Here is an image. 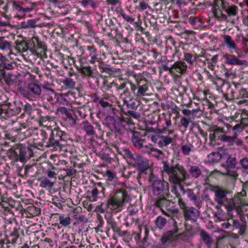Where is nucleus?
<instances>
[{"mask_svg": "<svg viewBox=\"0 0 248 248\" xmlns=\"http://www.w3.org/2000/svg\"><path fill=\"white\" fill-rule=\"evenodd\" d=\"M177 137L175 133L173 135H169L166 136H162L160 137V140L158 142V146L160 148L166 147L169 144L172 142L173 140Z\"/></svg>", "mask_w": 248, "mask_h": 248, "instance_id": "nucleus-23", "label": "nucleus"}, {"mask_svg": "<svg viewBox=\"0 0 248 248\" xmlns=\"http://www.w3.org/2000/svg\"><path fill=\"white\" fill-rule=\"evenodd\" d=\"M4 81L8 86H16L18 89H20L19 86L24 82L22 76L20 74H14L12 72L8 73L5 75Z\"/></svg>", "mask_w": 248, "mask_h": 248, "instance_id": "nucleus-11", "label": "nucleus"}, {"mask_svg": "<svg viewBox=\"0 0 248 248\" xmlns=\"http://www.w3.org/2000/svg\"><path fill=\"white\" fill-rule=\"evenodd\" d=\"M132 141L136 148L140 149L143 147L145 140L141 139L140 135L138 132H134L132 135Z\"/></svg>", "mask_w": 248, "mask_h": 248, "instance_id": "nucleus-34", "label": "nucleus"}, {"mask_svg": "<svg viewBox=\"0 0 248 248\" xmlns=\"http://www.w3.org/2000/svg\"><path fill=\"white\" fill-rule=\"evenodd\" d=\"M57 111L61 115L65 127H71L76 125L77 117L73 112L68 110L65 107H59Z\"/></svg>", "mask_w": 248, "mask_h": 248, "instance_id": "nucleus-8", "label": "nucleus"}, {"mask_svg": "<svg viewBox=\"0 0 248 248\" xmlns=\"http://www.w3.org/2000/svg\"><path fill=\"white\" fill-rule=\"evenodd\" d=\"M200 236L204 244L208 246H210L213 243L212 238L205 231H202L200 233Z\"/></svg>", "mask_w": 248, "mask_h": 248, "instance_id": "nucleus-43", "label": "nucleus"}, {"mask_svg": "<svg viewBox=\"0 0 248 248\" xmlns=\"http://www.w3.org/2000/svg\"><path fill=\"white\" fill-rule=\"evenodd\" d=\"M64 143L54 138L52 136H50L48 140L46 142V146L49 148H52V149L57 150L61 149Z\"/></svg>", "mask_w": 248, "mask_h": 248, "instance_id": "nucleus-27", "label": "nucleus"}, {"mask_svg": "<svg viewBox=\"0 0 248 248\" xmlns=\"http://www.w3.org/2000/svg\"><path fill=\"white\" fill-rule=\"evenodd\" d=\"M148 181L150 184L151 190L154 196L156 198L170 197L169 184L167 182L152 173L149 176Z\"/></svg>", "mask_w": 248, "mask_h": 248, "instance_id": "nucleus-4", "label": "nucleus"}, {"mask_svg": "<svg viewBox=\"0 0 248 248\" xmlns=\"http://www.w3.org/2000/svg\"><path fill=\"white\" fill-rule=\"evenodd\" d=\"M244 126L241 123H234L232 131L233 132V135H238V133L241 132Z\"/></svg>", "mask_w": 248, "mask_h": 248, "instance_id": "nucleus-55", "label": "nucleus"}, {"mask_svg": "<svg viewBox=\"0 0 248 248\" xmlns=\"http://www.w3.org/2000/svg\"><path fill=\"white\" fill-rule=\"evenodd\" d=\"M129 197L125 190H118L108 201L107 206L111 210L120 211L125 202L128 201Z\"/></svg>", "mask_w": 248, "mask_h": 248, "instance_id": "nucleus-5", "label": "nucleus"}, {"mask_svg": "<svg viewBox=\"0 0 248 248\" xmlns=\"http://www.w3.org/2000/svg\"><path fill=\"white\" fill-rule=\"evenodd\" d=\"M150 153L155 156H159L160 155H163V152L160 150L156 148H151V152Z\"/></svg>", "mask_w": 248, "mask_h": 248, "instance_id": "nucleus-63", "label": "nucleus"}, {"mask_svg": "<svg viewBox=\"0 0 248 248\" xmlns=\"http://www.w3.org/2000/svg\"><path fill=\"white\" fill-rule=\"evenodd\" d=\"M167 223L165 218L162 216H158L155 220L156 226L159 229H162Z\"/></svg>", "mask_w": 248, "mask_h": 248, "instance_id": "nucleus-49", "label": "nucleus"}, {"mask_svg": "<svg viewBox=\"0 0 248 248\" xmlns=\"http://www.w3.org/2000/svg\"><path fill=\"white\" fill-rule=\"evenodd\" d=\"M113 84H115V82L108 83L107 80H104L101 89L105 91H110L111 88L114 87Z\"/></svg>", "mask_w": 248, "mask_h": 248, "instance_id": "nucleus-57", "label": "nucleus"}, {"mask_svg": "<svg viewBox=\"0 0 248 248\" xmlns=\"http://www.w3.org/2000/svg\"><path fill=\"white\" fill-rule=\"evenodd\" d=\"M39 138L41 139V141L37 142L36 144L40 146H43L44 145V143L46 142V140L47 138V134L45 131L41 130L39 132Z\"/></svg>", "mask_w": 248, "mask_h": 248, "instance_id": "nucleus-52", "label": "nucleus"}, {"mask_svg": "<svg viewBox=\"0 0 248 248\" xmlns=\"http://www.w3.org/2000/svg\"><path fill=\"white\" fill-rule=\"evenodd\" d=\"M27 43L28 48L31 52H33L42 47L41 42L39 41L38 38L36 36H33L31 38H29Z\"/></svg>", "mask_w": 248, "mask_h": 248, "instance_id": "nucleus-24", "label": "nucleus"}, {"mask_svg": "<svg viewBox=\"0 0 248 248\" xmlns=\"http://www.w3.org/2000/svg\"><path fill=\"white\" fill-rule=\"evenodd\" d=\"M119 152L131 166L137 168L140 173L144 172L149 169V160L143 156L133 154L127 148H122Z\"/></svg>", "mask_w": 248, "mask_h": 248, "instance_id": "nucleus-3", "label": "nucleus"}, {"mask_svg": "<svg viewBox=\"0 0 248 248\" xmlns=\"http://www.w3.org/2000/svg\"><path fill=\"white\" fill-rule=\"evenodd\" d=\"M215 4L218 8H221L229 16H234L238 14V8L234 5L229 4L223 0H215Z\"/></svg>", "mask_w": 248, "mask_h": 248, "instance_id": "nucleus-12", "label": "nucleus"}, {"mask_svg": "<svg viewBox=\"0 0 248 248\" xmlns=\"http://www.w3.org/2000/svg\"><path fill=\"white\" fill-rule=\"evenodd\" d=\"M75 49H76L77 55L78 57H82L83 58H85V55L86 53L85 47L84 46L77 45L75 46Z\"/></svg>", "mask_w": 248, "mask_h": 248, "instance_id": "nucleus-51", "label": "nucleus"}, {"mask_svg": "<svg viewBox=\"0 0 248 248\" xmlns=\"http://www.w3.org/2000/svg\"><path fill=\"white\" fill-rule=\"evenodd\" d=\"M93 124L95 125V128L87 121H85L82 123V129L85 131L87 135L90 136H93L95 134V128L100 129V125L99 123L94 122Z\"/></svg>", "mask_w": 248, "mask_h": 248, "instance_id": "nucleus-18", "label": "nucleus"}, {"mask_svg": "<svg viewBox=\"0 0 248 248\" xmlns=\"http://www.w3.org/2000/svg\"><path fill=\"white\" fill-rule=\"evenodd\" d=\"M188 171L193 178H198L202 175V171L200 168L197 166L190 167Z\"/></svg>", "mask_w": 248, "mask_h": 248, "instance_id": "nucleus-38", "label": "nucleus"}, {"mask_svg": "<svg viewBox=\"0 0 248 248\" xmlns=\"http://www.w3.org/2000/svg\"><path fill=\"white\" fill-rule=\"evenodd\" d=\"M13 134H15V136L19 140H23L25 139L29 134L28 129L24 124H20L18 127H15L12 129Z\"/></svg>", "mask_w": 248, "mask_h": 248, "instance_id": "nucleus-17", "label": "nucleus"}, {"mask_svg": "<svg viewBox=\"0 0 248 248\" xmlns=\"http://www.w3.org/2000/svg\"><path fill=\"white\" fill-rule=\"evenodd\" d=\"M129 82H132L128 79H124L123 82H121L120 84L115 82L114 87H115L116 91L120 93L122 90H123V93L120 94V96L123 99L124 96L126 97V98H130L131 96V93L129 91L127 84H129Z\"/></svg>", "mask_w": 248, "mask_h": 248, "instance_id": "nucleus-15", "label": "nucleus"}, {"mask_svg": "<svg viewBox=\"0 0 248 248\" xmlns=\"http://www.w3.org/2000/svg\"><path fill=\"white\" fill-rule=\"evenodd\" d=\"M171 126V120L170 118L165 119V123L163 124L162 128L159 129L161 134L167 133L169 135H173L175 133L173 129H169Z\"/></svg>", "mask_w": 248, "mask_h": 248, "instance_id": "nucleus-30", "label": "nucleus"}, {"mask_svg": "<svg viewBox=\"0 0 248 248\" xmlns=\"http://www.w3.org/2000/svg\"><path fill=\"white\" fill-rule=\"evenodd\" d=\"M108 223L115 233H119L120 232V229L118 227L116 222L113 220L110 219L108 221Z\"/></svg>", "mask_w": 248, "mask_h": 248, "instance_id": "nucleus-58", "label": "nucleus"}, {"mask_svg": "<svg viewBox=\"0 0 248 248\" xmlns=\"http://www.w3.org/2000/svg\"><path fill=\"white\" fill-rule=\"evenodd\" d=\"M198 56L196 53H185L184 54L185 60L190 65H192L193 62L196 61Z\"/></svg>", "mask_w": 248, "mask_h": 248, "instance_id": "nucleus-39", "label": "nucleus"}, {"mask_svg": "<svg viewBox=\"0 0 248 248\" xmlns=\"http://www.w3.org/2000/svg\"><path fill=\"white\" fill-rule=\"evenodd\" d=\"M236 159L234 157L229 156L226 160L225 166H226V173L232 178L236 179L238 176L237 173L236 169Z\"/></svg>", "mask_w": 248, "mask_h": 248, "instance_id": "nucleus-13", "label": "nucleus"}, {"mask_svg": "<svg viewBox=\"0 0 248 248\" xmlns=\"http://www.w3.org/2000/svg\"><path fill=\"white\" fill-rule=\"evenodd\" d=\"M239 164L241 167L245 170H248V157H245L240 159Z\"/></svg>", "mask_w": 248, "mask_h": 248, "instance_id": "nucleus-59", "label": "nucleus"}, {"mask_svg": "<svg viewBox=\"0 0 248 248\" xmlns=\"http://www.w3.org/2000/svg\"><path fill=\"white\" fill-rule=\"evenodd\" d=\"M76 93L74 92L69 91L66 93H61L60 96L61 99V102L64 104L68 105L76 101Z\"/></svg>", "mask_w": 248, "mask_h": 248, "instance_id": "nucleus-21", "label": "nucleus"}, {"mask_svg": "<svg viewBox=\"0 0 248 248\" xmlns=\"http://www.w3.org/2000/svg\"><path fill=\"white\" fill-rule=\"evenodd\" d=\"M218 139L223 142L232 144L233 141L235 140V137H234L233 135L232 136H230L226 135V134H224L218 136Z\"/></svg>", "mask_w": 248, "mask_h": 248, "instance_id": "nucleus-46", "label": "nucleus"}, {"mask_svg": "<svg viewBox=\"0 0 248 248\" xmlns=\"http://www.w3.org/2000/svg\"><path fill=\"white\" fill-rule=\"evenodd\" d=\"M193 145L190 143L182 144L181 147V151L184 155H188L192 150Z\"/></svg>", "mask_w": 248, "mask_h": 248, "instance_id": "nucleus-50", "label": "nucleus"}, {"mask_svg": "<svg viewBox=\"0 0 248 248\" xmlns=\"http://www.w3.org/2000/svg\"><path fill=\"white\" fill-rule=\"evenodd\" d=\"M226 62L231 65H248V62L246 60H240L232 55L226 54L225 55Z\"/></svg>", "mask_w": 248, "mask_h": 248, "instance_id": "nucleus-19", "label": "nucleus"}, {"mask_svg": "<svg viewBox=\"0 0 248 248\" xmlns=\"http://www.w3.org/2000/svg\"><path fill=\"white\" fill-rule=\"evenodd\" d=\"M85 49L86 52L85 55V59L88 63L94 64L97 62H102V58L94 46H87Z\"/></svg>", "mask_w": 248, "mask_h": 248, "instance_id": "nucleus-9", "label": "nucleus"}, {"mask_svg": "<svg viewBox=\"0 0 248 248\" xmlns=\"http://www.w3.org/2000/svg\"><path fill=\"white\" fill-rule=\"evenodd\" d=\"M213 133L217 136L218 138V136H220L219 134H224L225 131L222 127L215 126L212 130Z\"/></svg>", "mask_w": 248, "mask_h": 248, "instance_id": "nucleus-62", "label": "nucleus"}, {"mask_svg": "<svg viewBox=\"0 0 248 248\" xmlns=\"http://www.w3.org/2000/svg\"><path fill=\"white\" fill-rule=\"evenodd\" d=\"M184 214L187 219L194 220L199 216V211L194 207H190L184 210Z\"/></svg>", "mask_w": 248, "mask_h": 248, "instance_id": "nucleus-31", "label": "nucleus"}, {"mask_svg": "<svg viewBox=\"0 0 248 248\" xmlns=\"http://www.w3.org/2000/svg\"><path fill=\"white\" fill-rule=\"evenodd\" d=\"M238 121H233L232 120L230 123H229V124H227V123H224V126L226 127L227 128V130H224L225 131V132H224V134H228L229 133L231 130H232V128H233V125L234 124V123H236V122H237Z\"/></svg>", "mask_w": 248, "mask_h": 248, "instance_id": "nucleus-61", "label": "nucleus"}, {"mask_svg": "<svg viewBox=\"0 0 248 248\" xmlns=\"http://www.w3.org/2000/svg\"><path fill=\"white\" fill-rule=\"evenodd\" d=\"M8 156L12 160L15 161H19L18 155L15 153V149L12 150L8 153Z\"/></svg>", "mask_w": 248, "mask_h": 248, "instance_id": "nucleus-64", "label": "nucleus"}, {"mask_svg": "<svg viewBox=\"0 0 248 248\" xmlns=\"http://www.w3.org/2000/svg\"><path fill=\"white\" fill-rule=\"evenodd\" d=\"M211 191L214 193V201L218 204L217 208H219L221 206H224L228 213L233 210L236 211L239 209V207L243 203L244 196L246 194V192L243 190L242 192L235 195L232 199L227 197L229 192L222 187L214 186L211 188Z\"/></svg>", "mask_w": 248, "mask_h": 248, "instance_id": "nucleus-2", "label": "nucleus"}, {"mask_svg": "<svg viewBox=\"0 0 248 248\" xmlns=\"http://www.w3.org/2000/svg\"><path fill=\"white\" fill-rule=\"evenodd\" d=\"M116 122V119H115L112 116H107L106 118V125L112 131H114V127L115 126Z\"/></svg>", "mask_w": 248, "mask_h": 248, "instance_id": "nucleus-44", "label": "nucleus"}, {"mask_svg": "<svg viewBox=\"0 0 248 248\" xmlns=\"http://www.w3.org/2000/svg\"><path fill=\"white\" fill-rule=\"evenodd\" d=\"M43 88L45 87L36 83H30L28 85L27 90L21 89V87L20 86V91L24 97L32 100V97H41L43 91Z\"/></svg>", "mask_w": 248, "mask_h": 248, "instance_id": "nucleus-7", "label": "nucleus"}, {"mask_svg": "<svg viewBox=\"0 0 248 248\" xmlns=\"http://www.w3.org/2000/svg\"><path fill=\"white\" fill-rule=\"evenodd\" d=\"M81 3L84 7L91 6L93 9H95L98 6V4L93 0H82Z\"/></svg>", "mask_w": 248, "mask_h": 248, "instance_id": "nucleus-54", "label": "nucleus"}, {"mask_svg": "<svg viewBox=\"0 0 248 248\" xmlns=\"http://www.w3.org/2000/svg\"><path fill=\"white\" fill-rule=\"evenodd\" d=\"M36 26V21L34 19H30L27 22H22L20 24V27L22 29L34 28Z\"/></svg>", "mask_w": 248, "mask_h": 248, "instance_id": "nucleus-45", "label": "nucleus"}, {"mask_svg": "<svg viewBox=\"0 0 248 248\" xmlns=\"http://www.w3.org/2000/svg\"><path fill=\"white\" fill-rule=\"evenodd\" d=\"M81 72L83 74L92 78H93L95 76L93 72V68L90 66L82 67L81 69Z\"/></svg>", "mask_w": 248, "mask_h": 248, "instance_id": "nucleus-48", "label": "nucleus"}, {"mask_svg": "<svg viewBox=\"0 0 248 248\" xmlns=\"http://www.w3.org/2000/svg\"><path fill=\"white\" fill-rule=\"evenodd\" d=\"M192 122V121L190 118L182 117L180 120L181 126L184 127L185 130H186L189 124Z\"/></svg>", "mask_w": 248, "mask_h": 248, "instance_id": "nucleus-56", "label": "nucleus"}, {"mask_svg": "<svg viewBox=\"0 0 248 248\" xmlns=\"http://www.w3.org/2000/svg\"><path fill=\"white\" fill-rule=\"evenodd\" d=\"M126 97L123 98L124 105H126L127 107L129 108L132 109L133 110H136L138 107V105L137 104L134 99L130 96L129 99L130 102L126 99Z\"/></svg>", "mask_w": 248, "mask_h": 248, "instance_id": "nucleus-40", "label": "nucleus"}, {"mask_svg": "<svg viewBox=\"0 0 248 248\" xmlns=\"http://www.w3.org/2000/svg\"><path fill=\"white\" fill-rule=\"evenodd\" d=\"M135 82H129L130 90L135 96L137 97L145 96L149 89V85L146 81L135 77Z\"/></svg>", "mask_w": 248, "mask_h": 248, "instance_id": "nucleus-6", "label": "nucleus"}, {"mask_svg": "<svg viewBox=\"0 0 248 248\" xmlns=\"http://www.w3.org/2000/svg\"><path fill=\"white\" fill-rule=\"evenodd\" d=\"M15 44L16 45V48L19 52H25L28 50H29L27 41L24 40L20 41H16L15 42Z\"/></svg>", "mask_w": 248, "mask_h": 248, "instance_id": "nucleus-37", "label": "nucleus"}, {"mask_svg": "<svg viewBox=\"0 0 248 248\" xmlns=\"http://www.w3.org/2000/svg\"><path fill=\"white\" fill-rule=\"evenodd\" d=\"M163 171L168 175L171 192L179 198L181 197V193L185 194L184 187L182 183H186V179L189 177L186 169L183 165L179 163L172 165L165 163Z\"/></svg>", "mask_w": 248, "mask_h": 248, "instance_id": "nucleus-1", "label": "nucleus"}, {"mask_svg": "<svg viewBox=\"0 0 248 248\" xmlns=\"http://www.w3.org/2000/svg\"><path fill=\"white\" fill-rule=\"evenodd\" d=\"M177 230L175 231H170L165 233L161 237L160 240L162 244L166 247L172 243L174 240L177 238L176 233Z\"/></svg>", "mask_w": 248, "mask_h": 248, "instance_id": "nucleus-16", "label": "nucleus"}, {"mask_svg": "<svg viewBox=\"0 0 248 248\" xmlns=\"http://www.w3.org/2000/svg\"><path fill=\"white\" fill-rule=\"evenodd\" d=\"M126 117L131 116L135 119H139L140 117V114L139 112L135 111L134 110H129L125 113Z\"/></svg>", "mask_w": 248, "mask_h": 248, "instance_id": "nucleus-60", "label": "nucleus"}, {"mask_svg": "<svg viewBox=\"0 0 248 248\" xmlns=\"http://www.w3.org/2000/svg\"><path fill=\"white\" fill-rule=\"evenodd\" d=\"M42 94V96H41V97L43 99H46L50 102H52L54 101V99L56 96V93L53 90L46 88H43V91Z\"/></svg>", "mask_w": 248, "mask_h": 248, "instance_id": "nucleus-28", "label": "nucleus"}, {"mask_svg": "<svg viewBox=\"0 0 248 248\" xmlns=\"http://www.w3.org/2000/svg\"><path fill=\"white\" fill-rule=\"evenodd\" d=\"M21 234H23V231L19 227H15L11 232L8 236H5L6 242L9 243L10 245H14L18 242Z\"/></svg>", "mask_w": 248, "mask_h": 248, "instance_id": "nucleus-14", "label": "nucleus"}, {"mask_svg": "<svg viewBox=\"0 0 248 248\" xmlns=\"http://www.w3.org/2000/svg\"><path fill=\"white\" fill-rule=\"evenodd\" d=\"M133 124V121L130 117L123 116H118L114 127V132L122 134L128 126Z\"/></svg>", "mask_w": 248, "mask_h": 248, "instance_id": "nucleus-10", "label": "nucleus"}, {"mask_svg": "<svg viewBox=\"0 0 248 248\" xmlns=\"http://www.w3.org/2000/svg\"><path fill=\"white\" fill-rule=\"evenodd\" d=\"M107 177V183L108 185L116 187L120 185V183L116 176V173L110 170H107L105 172Z\"/></svg>", "mask_w": 248, "mask_h": 248, "instance_id": "nucleus-20", "label": "nucleus"}, {"mask_svg": "<svg viewBox=\"0 0 248 248\" xmlns=\"http://www.w3.org/2000/svg\"><path fill=\"white\" fill-rule=\"evenodd\" d=\"M14 48V46L12 45V43L9 42L4 37H0V49L3 52L6 53L9 56L12 52Z\"/></svg>", "mask_w": 248, "mask_h": 248, "instance_id": "nucleus-22", "label": "nucleus"}, {"mask_svg": "<svg viewBox=\"0 0 248 248\" xmlns=\"http://www.w3.org/2000/svg\"><path fill=\"white\" fill-rule=\"evenodd\" d=\"M60 224L64 227L68 226L71 223V218L69 216L65 217L61 215L59 217Z\"/></svg>", "mask_w": 248, "mask_h": 248, "instance_id": "nucleus-47", "label": "nucleus"}, {"mask_svg": "<svg viewBox=\"0 0 248 248\" xmlns=\"http://www.w3.org/2000/svg\"><path fill=\"white\" fill-rule=\"evenodd\" d=\"M171 68L175 69L176 72L180 74H183L186 71L187 65L186 63L183 62L177 61L172 65Z\"/></svg>", "mask_w": 248, "mask_h": 248, "instance_id": "nucleus-36", "label": "nucleus"}, {"mask_svg": "<svg viewBox=\"0 0 248 248\" xmlns=\"http://www.w3.org/2000/svg\"><path fill=\"white\" fill-rule=\"evenodd\" d=\"M15 149L16 154L18 155L19 161L22 162H24L27 157V151L29 150V149L21 145H19Z\"/></svg>", "mask_w": 248, "mask_h": 248, "instance_id": "nucleus-33", "label": "nucleus"}, {"mask_svg": "<svg viewBox=\"0 0 248 248\" xmlns=\"http://www.w3.org/2000/svg\"><path fill=\"white\" fill-rule=\"evenodd\" d=\"M120 15L123 17L124 20L127 22L133 24L134 22L135 18L131 16L127 15L123 10L119 11Z\"/></svg>", "mask_w": 248, "mask_h": 248, "instance_id": "nucleus-53", "label": "nucleus"}, {"mask_svg": "<svg viewBox=\"0 0 248 248\" xmlns=\"http://www.w3.org/2000/svg\"><path fill=\"white\" fill-rule=\"evenodd\" d=\"M50 135L64 144L68 139L67 134L59 128H55L51 130Z\"/></svg>", "mask_w": 248, "mask_h": 248, "instance_id": "nucleus-25", "label": "nucleus"}, {"mask_svg": "<svg viewBox=\"0 0 248 248\" xmlns=\"http://www.w3.org/2000/svg\"><path fill=\"white\" fill-rule=\"evenodd\" d=\"M185 193L186 194L187 198L193 202L197 207L199 208L201 207V201L200 198L194 193L192 189H187L185 191Z\"/></svg>", "mask_w": 248, "mask_h": 248, "instance_id": "nucleus-29", "label": "nucleus"}, {"mask_svg": "<svg viewBox=\"0 0 248 248\" xmlns=\"http://www.w3.org/2000/svg\"><path fill=\"white\" fill-rule=\"evenodd\" d=\"M167 198H169V197H160L157 198L158 199L155 201V205L156 207H159L161 211L162 209H164V208H168L170 206V204H173V203H171L170 201L167 200Z\"/></svg>", "mask_w": 248, "mask_h": 248, "instance_id": "nucleus-32", "label": "nucleus"}, {"mask_svg": "<svg viewBox=\"0 0 248 248\" xmlns=\"http://www.w3.org/2000/svg\"><path fill=\"white\" fill-rule=\"evenodd\" d=\"M62 82L67 89H73L75 88L76 82L71 78H66L63 79Z\"/></svg>", "mask_w": 248, "mask_h": 248, "instance_id": "nucleus-41", "label": "nucleus"}, {"mask_svg": "<svg viewBox=\"0 0 248 248\" xmlns=\"http://www.w3.org/2000/svg\"><path fill=\"white\" fill-rule=\"evenodd\" d=\"M222 158L221 155L217 152H213L208 155L206 162L209 164L217 163Z\"/></svg>", "mask_w": 248, "mask_h": 248, "instance_id": "nucleus-35", "label": "nucleus"}, {"mask_svg": "<svg viewBox=\"0 0 248 248\" xmlns=\"http://www.w3.org/2000/svg\"><path fill=\"white\" fill-rule=\"evenodd\" d=\"M54 183L51 182L47 178H42L40 180V186L46 189H51L53 186Z\"/></svg>", "mask_w": 248, "mask_h": 248, "instance_id": "nucleus-42", "label": "nucleus"}, {"mask_svg": "<svg viewBox=\"0 0 248 248\" xmlns=\"http://www.w3.org/2000/svg\"><path fill=\"white\" fill-rule=\"evenodd\" d=\"M222 36L223 39V42L227 48L230 50H233L236 51L237 50V45L232 38L230 35L226 34H224Z\"/></svg>", "mask_w": 248, "mask_h": 248, "instance_id": "nucleus-26", "label": "nucleus"}]
</instances>
